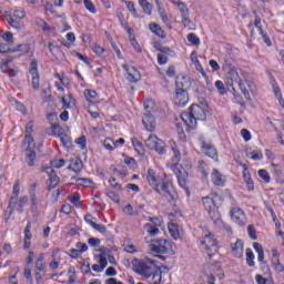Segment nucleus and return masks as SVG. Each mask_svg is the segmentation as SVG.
<instances>
[{
    "label": "nucleus",
    "instance_id": "1",
    "mask_svg": "<svg viewBox=\"0 0 284 284\" xmlns=\"http://www.w3.org/2000/svg\"><path fill=\"white\" fill-rule=\"evenodd\" d=\"M222 70L225 72L226 85L233 88L234 83H236L245 99H250V91H247L245 84L250 88L251 92L256 90V85L250 81V73L243 70H236L230 62H225L222 65Z\"/></svg>",
    "mask_w": 284,
    "mask_h": 284
},
{
    "label": "nucleus",
    "instance_id": "2",
    "mask_svg": "<svg viewBox=\"0 0 284 284\" xmlns=\"http://www.w3.org/2000/svg\"><path fill=\"white\" fill-rule=\"evenodd\" d=\"M146 180L149 182V185L158 192V194H161V196H164L168 199V201H174L176 199V193L172 189V182H170L169 179H161L156 178V172L154 170L149 169L146 173Z\"/></svg>",
    "mask_w": 284,
    "mask_h": 284
},
{
    "label": "nucleus",
    "instance_id": "3",
    "mask_svg": "<svg viewBox=\"0 0 284 284\" xmlns=\"http://www.w3.org/2000/svg\"><path fill=\"white\" fill-rule=\"evenodd\" d=\"M197 104H193L190 106V112H183L181 114V119L183 123L186 125L187 130H196L197 121H205L207 119L206 109Z\"/></svg>",
    "mask_w": 284,
    "mask_h": 284
},
{
    "label": "nucleus",
    "instance_id": "4",
    "mask_svg": "<svg viewBox=\"0 0 284 284\" xmlns=\"http://www.w3.org/2000/svg\"><path fill=\"white\" fill-rule=\"evenodd\" d=\"M133 271L136 272V274H140V276H144L145 278H150L152 276V273L154 272V268L156 267L154 265V262L150 258L144 260H133L132 261Z\"/></svg>",
    "mask_w": 284,
    "mask_h": 284
},
{
    "label": "nucleus",
    "instance_id": "5",
    "mask_svg": "<svg viewBox=\"0 0 284 284\" xmlns=\"http://www.w3.org/2000/svg\"><path fill=\"white\" fill-rule=\"evenodd\" d=\"M201 247L202 250H205L210 258H212L213 254L219 252V242L216 241L214 234H212L210 231L204 232V237L201 241Z\"/></svg>",
    "mask_w": 284,
    "mask_h": 284
},
{
    "label": "nucleus",
    "instance_id": "6",
    "mask_svg": "<svg viewBox=\"0 0 284 284\" xmlns=\"http://www.w3.org/2000/svg\"><path fill=\"white\" fill-rule=\"evenodd\" d=\"M145 148L149 150H154L158 154H165V142L159 139V136L151 134L144 141Z\"/></svg>",
    "mask_w": 284,
    "mask_h": 284
},
{
    "label": "nucleus",
    "instance_id": "7",
    "mask_svg": "<svg viewBox=\"0 0 284 284\" xmlns=\"http://www.w3.org/2000/svg\"><path fill=\"white\" fill-rule=\"evenodd\" d=\"M189 170L190 166H187L186 169H184L183 166H175L174 172L176 174L178 178V183L180 185V187H182V190H184L186 192V195H190V191H187V176H189Z\"/></svg>",
    "mask_w": 284,
    "mask_h": 284
},
{
    "label": "nucleus",
    "instance_id": "8",
    "mask_svg": "<svg viewBox=\"0 0 284 284\" xmlns=\"http://www.w3.org/2000/svg\"><path fill=\"white\" fill-rule=\"evenodd\" d=\"M151 250L152 252H155V254H166V252L172 250V244L166 240H153L151 243Z\"/></svg>",
    "mask_w": 284,
    "mask_h": 284
},
{
    "label": "nucleus",
    "instance_id": "9",
    "mask_svg": "<svg viewBox=\"0 0 284 284\" xmlns=\"http://www.w3.org/2000/svg\"><path fill=\"white\" fill-rule=\"evenodd\" d=\"M230 217L236 225L243 226L247 223V217L245 216V212L241 210V207H233L230 211Z\"/></svg>",
    "mask_w": 284,
    "mask_h": 284
},
{
    "label": "nucleus",
    "instance_id": "10",
    "mask_svg": "<svg viewBox=\"0 0 284 284\" xmlns=\"http://www.w3.org/2000/svg\"><path fill=\"white\" fill-rule=\"evenodd\" d=\"M190 101V98L187 95V91L183 89H176L175 94L173 97V102L179 108H185L187 105V102Z\"/></svg>",
    "mask_w": 284,
    "mask_h": 284
},
{
    "label": "nucleus",
    "instance_id": "11",
    "mask_svg": "<svg viewBox=\"0 0 284 284\" xmlns=\"http://www.w3.org/2000/svg\"><path fill=\"white\" fill-rule=\"evenodd\" d=\"M44 172L49 176L47 181L48 190H54V187L59 185V175H57V172H54V169H52V166L44 168Z\"/></svg>",
    "mask_w": 284,
    "mask_h": 284
},
{
    "label": "nucleus",
    "instance_id": "12",
    "mask_svg": "<svg viewBox=\"0 0 284 284\" xmlns=\"http://www.w3.org/2000/svg\"><path fill=\"white\" fill-rule=\"evenodd\" d=\"M202 204L206 210V212H209V216H211V219L219 216V209L216 207V204L214 203V200H212V197L210 196L203 197Z\"/></svg>",
    "mask_w": 284,
    "mask_h": 284
},
{
    "label": "nucleus",
    "instance_id": "13",
    "mask_svg": "<svg viewBox=\"0 0 284 284\" xmlns=\"http://www.w3.org/2000/svg\"><path fill=\"white\" fill-rule=\"evenodd\" d=\"M125 145V139L120 138L118 140H112L111 138H105L103 141V148L106 149L109 152H114L118 148Z\"/></svg>",
    "mask_w": 284,
    "mask_h": 284
},
{
    "label": "nucleus",
    "instance_id": "14",
    "mask_svg": "<svg viewBox=\"0 0 284 284\" xmlns=\"http://www.w3.org/2000/svg\"><path fill=\"white\" fill-rule=\"evenodd\" d=\"M53 134L58 135L64 148H70L72 141L68 134H63V129L59 124L52 125Z\"/></svg>",
    "mask_w": 284,
    "mask_h": 284
},
{
    "label": "nucleus",
    "instance_id": "15",
    "mask_svg": "<svg viewBox=\"0 0 284 284\" xmlns=\"http://www.w3.org/2000/svg\"><path fill=\"white\" fill-rule=\"evenodd\" d=\"M169 268L166 266H160L153 268V272H151V284H161V281L163 278V274H168Z\"/></svg>",
    "mask_w": 284,
    "mask_h": 284
},
{
    "label": "nucleus",
    "instance_id": "16",
    "mask_svg": "<svg viewBox=\"0 0 284 284\" xmlns=\"http://www.w3.org/2000/svg\"><path fill=\"white\" fill-rule=\"evenodd\" d=\"M123 70L126 73L128 81H130L131 83H136V81H141V73L134 67L123 64Z\"/></svg>",
    "mask_w": 284,
    "mask_h": 284
},
{
    "label": "nucleus",
    "instance_id": "17",
    "mask_svg": "<svg viewBox=\"0 0 284 284\" xmlns=\"http://www.w3.org/2000/svg\"><path fill=\"white\" fill-rule=\"evenodd\" d=\"M29 72L31 74V83H32L33 90H39V71H38L37 60L31 61Z\"/></svg>",
    "mask_w": 284,
    "mask_h": 284
},
{
    "label": "nucleus",
    "instance_id": "18",
    "mask_svg": "<svg viewBox=\"0 0 284 284\" xmlns=\"http://www.w3.org/2000/svg\"><path fill=\"white\" fill-rule=\"evenodd\" d=\"M169 233L172 239H174V241L183 239V229H181V226H179V224L174 221H171L169 223Z\"/></svg>",
    "mask_w": 284,
    "mask_h": 284
},
{
    "label": "nucleus",
    "instance_id": "19",
    "mask_svg": "<svg viewBox=\"0 0 284 284\" xmlns=\"http://www.w3.org/2000/svg\"><path fill=\"white\" fill-rule=\"evenodd\" d=\"M34 124L32 121H29L26 124V138H24V145H29V148H34V138H32V132H34Z\"/></svg>",
    "mask_w": 284,
    "mask_h": 284
},
{
    "label": "nucleus",
    "instance_id": "20",
    "mask_svg": "<svg viewBox=\"0 0 284 284\" xmlns=\"http://www.w3.org/2000/svg\"><path fill=\"white\" fill-rule=\"evenodd\" d=\"M83 94L87 101V108H90V105L97 104V102L99 101V93H97L92 89H85Z\"/></svg>",
    "mask_w": 284,
    "mask_h": 284
},
{
    "label": "nucleus",
    "instance_id": "21",
    "mask_svg": "<svg viewBox=\"0 0 284 284\" xmlns=\"http://www.w3.org/2000/svg\"><path fill=\"white\" fill-rule=\"evenodd\" d=\"M32 224L28 222L24 229V237H23V250H30L32 247Z\"/></svg>",
    "mask_w": 284,
    "mask_h": 284
},
{
    "label": "nucleus",
    "instance_id": "22",
    "mask_svg": "<svg viewBox=\"0 0 284 284\" xmlns=\"http://www.w3.org/2000/svg\"><path fill=\"white\" fill-rule=\"evenodd\" d=\"M142 123L148 132H154V130H156V120H154V116L151 114H144Z\"/></svg>",
    "mask_w": 284,
    "mask_h": 284
},
{
    "label": "nucleus",
    "instance_id": "23",
    "mask_svg": "<svg viewBox=\"0 0 284 284\" xmlns=\"http://www.w3.org/2000/svg\"><path fill=\"white\" fill-rule=\"evenodd\" d=\"M122 27L129 34L131 45L134 48V50H136V52H141V45H139V42H136V38H134V33L132 32V28H130L126 22H122Z\"/></svg>",
    "mask_w": 284,
    "mask_h": 284
},
{
    "label": "nucleus",
    "instance_id": "24",
    "mask_svg": "<svg viewBox=\"0 0 284 284\" xmlns=\"http://www.w3.org/2000/svg\"><path fill=\"white\" fill-rule=\"evenodd\" d=\"M211 180L212 183L219 187H223V185H225V176L216 169L212 171Z\"/></svg>",
    "mask_w": 284,
    "mask_h": 284
},
{
    "label": "nucleus",
    "instance_id": "25",
    "mask_svg": "<svg viewBox=\"0 0 284 284\" xmlns=\"http://www.w3.org/2000/svg\"><path fill=\"white\" fill-rule=\"evenodd\" d=\"M243 169V179L246 183V187L248 192H252L254 190V181L252 180V175L250 174V170H247V166L245 164H241Z\"/></svg>",
    "mask_w": 284,
    "mask_h": 284
},
{
    "label": "nucleus",
    "instance_id": "26",
    "mask_svg": "<svg viewBox=\"0 0 284 284\" xmlns=\"http://www.w3.org/2000/svg\"><path fill=\"white\" fill-rule=\"evenodd\" d=\"M61 103L63 110H72V108L77 105V100L74 97H72V94H65L61 98Z\"/></svg>",
    "mask_w": 284,
    "mask_h": 284
},
{
    "label": "nucleus",
    "instance_id": "27",
    "mask_svg": "<svg viewBox=\"0 0 284 284\" xmlns=\"http://www.w3.org/2000/svg\"><path fill=\"white\" fill-rule=\"evenodd\" d=\"M28 203V197H20L19 200H17V204L16 206L11 207L8 206V210H7V214L9 213V216L10 214H12V212H14V210H17V212H19V214H21V212H23V206Z\"/></svg>",
    "mask_w": 284,
    "mask_h": 284
},
{
    "label": "nucleus",
    "instance_id": "28",
    "mask_svg": "<svg viewBox=\"0 0 284 284\" xmlns=\"http://www.w3.org/2000/svg\"><path fill=\"white\" fill-rule=\"evenodd\" d=\"M169 145L173 152L172 161L174 165H176L179 161H181V152L179 151V146L176 145V142L174 140H170Z\"/></svg>",
    "mask_w": 284,
    "mask_h": 284
},
{
    "label": "nucleus",
    "instance_id": "29",
    "mask_svg": "<svg viewBox=\"0 0 284 284\" xmlns=\"http://www.w3.org/2000/svg\"><path fill=\"white\" fill-rule=\"evenodd\" d=\"M214 225L217 227V230H224L227 232V234H232V226H230L227 223L223 222L222 219H220L219 213L215 216Z\"/></svg>",
    "mask_w": 284,
    "mask_h": 284
},
{
    "label": "nucleus",
    "instance_id": "30",
    "mask_svg": "<svg viewBox=\"0 0 284 284\" xmlns=\"http://www.w3.org/2000/svg\"><path fill=\"white\" fill-rule=\"evenodd\" d=\"M231 252L233 256L241 258V256H243V241L237 240L234 244H232Z\"/></svg>",
    "mask_w": 284,
    "mask_h": 284
},
{
    "label": "nucleus",
    "instance_id": "31",
    "mask_svg": "<svg viewBox=\"0 0 284 284\" xmlns=\"http://www.w3.org/2000/svg\"><path fill=\"white\" fill-rule=\"evenodd\" d=\"M202 150L206 154V156H210V159H214L215 161H217L219 155H217L216 149L214 146L203 143Z\"/></svg>",
    "mask_w": 284,
    "mask_h": 284
},
{
    "label": "nucleus",
    "instance_id": "32",
    "mask_svg": "<svg viewBox=\"0 0 284 284\" xmlns=\"http://www.w3.org/2000/svg\"><path fill=\"white\" fill-rule=\"evenodd\" d=\"M36 23L44 32H49L50 34H54V28L50 27V24H48V22H45V20H43L41 18H37Z\"/></svg>",
    "mask_w": 284,
    "mask_h": 284
},
{
    "label": "nucleus",
    "instance_id": "33",
    "mask_svg": "<svg viewBox=\"0 0 284 284\" xmlns=\"http://www.w3.org/2000/svg\"><path fill=\"white\" fill-rule=\"evenodd\" d=\"M173 6H176L178 10L180 11L181 17H185L190 14V10L185 3L181 2V0H172Z\"/></svg>",
    "mask_w": 284,
    "mask_h": 284
},
{
    "label": "nucleus",
    "instance_id": "34",
    "mask_svg": "<svg viewBox=\"0 0 284 284\" xmlns=\"http://www.w3.org/2000/svg\"><path fill=\"white\" fill-rule=\"evenodd\" d=\"M246 156L248 159H252V161H261L263 159V151L256 149V150H247Z\"/></svg>",
    "mask_w": 284,
    "mask_h": 284
},
{
    "label": "nucleus",
    "instance_id": "35",
    "mask_svg": "<svg viewBox=\"0 0 284 284\" xmlns=\"http://www.w3.org/2000/svg\"><path fill=\"white\" fill-rule=\"evenodd\" d=\"M10 63H12L11 58L3 59L0 63V70L4 73L9 72V74H14V70L10 68Z\"/></svg>",
    "mask_w": 284,
    "mask_h": 284
},
{
    "label": "nucleus",
    "instance_id": "36",
    "mask_svg": "<svg viewBox=\"0 0 284 284\" xmlns=\"http://www.w3.org/2000/svg\"><path fill=\"white\" fill-rule=\"evenodd\" d=\"M28 150H27V156H26V162L28 165L32 166L34 165V159H37V153L34 152V148H30L28 144Z\"/></svg>",
    "mask_w": 284,
    "mask_h": 284
},
{
    "label": "nucleus",
    "instance_id": "37",
    "mask_svg": "<svg viewBox=\"0 0 284 284\" xmlns=\"http://www.w3.org/2000/svg\"><path fill=\"white\" fill-rule=\"evenodd\" d=\"M131 143H132L135 152H138V154H140V155L145 154V149L143 148V143H141V141H139V139L132 138Z\"/></svg>",
    "mask_w": 284,
    "mask_h": 284
},
{
    "label": "nucleus",
    "instance_id": "38",
    "mask_svg": "<svg viewBox=\"0 0 284 284\" xmlns=\"http://www.w3.org/2000/svg\"><path fill=\"white\" fill-rule=\"evenodd\" d=\"M81 168H83V162L81 161V159L71 160L69 170H72V172L79 173L81 172Z\"/></svg>",
    "mask_w": 284,
    "mask_h": 284
},
{
    "label": "nucleus",
    "instance_id": "39",
    "mask_svg": "<svg viewBox=\"0 0 284 284\" xmlns=\"http://www.w3.org/2000/svg\"><path fill=\"white\" fill-rule=\"evenodd\" d=\"M150 30L151 32H153V34H156V37H160L161 39H165V31H163V29L159 24L156 23L150 24Z\"/></svg>",
    "mask_w": 284,
    "mask_h": 284
},
{
    "label": "nucleus",
    "instance_id": "40",
    "mask_svg": "<svg viewBox=\"0 0 284 284\" xmlns=\"http://www.w3.org/2000/svg\"><path fill=\"white\" fill-rule=\"evenodd\" d=\"M75 184L80 185L82 187H93L94 186V182H92V180H90L88 178H78L75 180Z\"/></svg>",
    "mask_w": 284,
    "mask_h": 284
},
{
    "label": "nucleus",
    "instance_id": "41",
    "mask_svg": "<svg viewBox=\"0 0 284 284\" xmlns=\"http://www.w3.org/2000/svg\"><path fill=\"white\" fill-rule=\"evenodd\" d=\"M144 230L150 234V236H159L161 231H159V227L155 226L154 224L146 223L144 225Z\"/></svg>",
    "mask_w": 284,
    "mask_h": 284
},
{
    "label": "nucleus",
    "instance_id": "42",
    "mask_svg": "<svg viewBox=\"0 0 284 284\" xmlns=\"http://www.w3.org/2000/svg\"><path fill=\"white\" fill-rule=\"evenodd\" d=\"M4 18H6L7 23H9V26H11V28H14L16 30H21L23 28V26L21 23H19L18 21H16L14 19H12V16H10L9 13H6Z\"/></svg>",
    "mask_w": 284,
    "mask_h": 284
},
{
    "label": "nucleus",
    "instance_id": "43",
    "mask_svg": "<svg viewBox=\"0 0 284 284\" xmlns=\"http://www.w3.org/2000/svg\"><path fill=\"white\" fill-rule=\"evenodd\" d=\"M19 184H14L13 186V195L11 197V201L9 203V210H11V207H14L17 205V199H19Z\"/></svg>",
    "mask_w": 284,
    "mask_h": 284
},
{
    "label": "nucleus",
    "instance_id": "44",
    "mask_svg": "<svg viewBox=\"0 0 284 284\" xmlns=\"http://www.w3.org/2000/svg\"><path fill=\"white\" fill-rule=\"evenodd\" d=\"M139 4L144 14H152V3L148 2V0H139Z\"/></svg>",
    "mask_w": 284,
    "mask_h": 284
},
{
    "label": "nucleus",
    "instance_id": "45",
    "mask_svg": "<svg viewBox=\"0 0 284 284\" xmlns=\"http://www.w3.org/2000/svg\"><path fill=\"white\" fill-rule=\"evenodd\" d=\"M30 199H31V212H37L39 210V199H37V195L34 194V191L30 192Z\"/></svg>",
    "mask_w": 284,
    "mask_h": 284
},
{
    "label": "nucleus",
    "instance_id": "46",
    "mask_svg": "<svg viewBox=\"0 0 284 284\" xmlns=\"http://www.w3.org/2000/svg\"><path fill=\"white\" fill-rule=\"evenodd\" d=\"M265 207L270 212V214L273 219V222L275 223L276 230H281V222L278 221V219H276V213H274V210L272 209V206H270V204L265 203Z\"/></svg>",
    "mask_w": 284,
    "mask_h": 284
},
{
    "label": "nucleus",
    "instance_id": "47",
    "mask_svg": "<svg viewBox=\"0 0 284 284\" xmlns=\"http://www.w3.org/2000/svg\"><path fill=\"white\" fill-rule=\"evenodd\" d=\"M75 247L77 248L71 250V254H73V256H78L79 252H88V244L85 243H78Z\"/></svg>",
    "mask_w": 284,
    "mask_h": 284
},
{
    "label": "nucleus",
    "instance_id": "48",
    "mask_svg": "<svg viewBox=\"0 0 284 284\" xmlns=\"http://www.w3.org/2000/svg\"><path fill=\"white\" fill-rule=\"evenodd\" d=\"M43 261H45V255L43 253H40L36 262V268L38 270V272H43V267L45 265Z\"/></svg>",
    "mask_w": 284,
    "mask_h": 284
},
{
    "label": "nucleus",
    "instance_id": "49",
    "mask_svg": "<svg viewBox=\"0 0 284 284\" xmlns=\"http://www.w3.org/2000/svg\"><path fill=\"white\" fill-rule=\"evenodd\" d=\"M156 6H158V12L162 19V21L164 23H168V21H170V19L168 18V13H165V10H163V8H161V2L159 0H154Z\"/></svg>",
    "mask_w": 284,
    "mask_h": 284
},
{
    "label": "nucleus",
    "instance_id": "50",
    "mask_svg": "<svg viewBox=\"0 0 284 284\" xmlns=\"http://www.w3.org/2000/svg\"><path fill=\"white\" fill-rule=\"evenodd\" d=\"M271 171L277 179H281V176H283V170L281 169V165L276 163H271Z\"/></svg>",
    "mask_w": 284,
    "mask_h": 284
},
{
    "label": "nucleus",
    "instance_id": "51",
    "mask_svg": "<svg viewBox=\"0 0 284 284\" xmlns=\"http://www.w3.org/2000/svg\"><path fill=\"white\" fill-rule=\"evenodd\" d=\"M1 39H3L7 43V45H12L14 43V36L10 31H6L2 36Z\"/></svg>",
    "mask_w": 284,
    "mask_h": 284
},
{
    "label": "nucleus",
    "instance_id": "52",
    "mask_svg": "<svg viewBox=\"0 0 284 284\" xmlns=\"http://www.w3.org/2000/svg\"><path fill=\"white\" fill-rule=\"evenodd\" d=\"M124 251H126L129 254H135L136 246L132 244L130 241H124L123 243Z\"/></svg>",
    "mask_w": 284,
    "mask_h": 284
},
{
    "label": "nucleus",
    "instance_id": "53",
    "mask_svg": "<svg viewBox=\"0 0 284 284\" xmlns=\"http://www.w3.org/2000/svg\"><path fill=\"white\" fill-rule=\"evenodd\" d=\"M246 263L248 267H254V252H252V248H246Z\"/></svg>",
    "mask_w": 284,
    "mask_h": 284
},
{
    "label": "nucleus",
    "instance_id": "54",
    "mask_svg": "<svg viewBox=\"0 0 284 284\" xmlns=\"http://www.w3.org/2000/svg\"><path fill=\"white\" fill-rule=\"evenodd\" d=\"M215 88L219 91V94H221L222 97L227 94V90H225V84L223 83V81H215Z\"/></svg>",
    "mask_w": 284,
    "mask_h": 284
},
{
    "label": "nucleus",
    "instance_id": "55",
    "mask_svg": "<svg viewBox=\"0 0 284 284\" xmlns=\"http://www.w3.org/2000/svg\"><path fill=\"white\" fill-rule=\"evenodd\" d=\"M124 214H129V216H136V214H139V210H134L133 206H131V204H126L123 209Z\"/></svg>",
    "mask_w": 284,
    "mask_h": 284
},
{
    "label": "nucleus",
    "instance_id": "56",
    "mask_svg": "<svg viewBox=\"0 0 284 284\" xmlns=\"http://www.w3.org/2000/svg\"><path fill=\"white\" fill-rule=\"evenodd\" d=\"M129 12H131L132 17H139V13L136 12V8L134 6V2L132 1H124Z\"/></svg>",
    "mask_w": 284,
    "mask_h": 284
},
{
    "label": "nucleus",
    "instance_id": "57",
    "mask_svg": "<svg viewBox=\"0 0 284 284\" xmlns=\"http://www.w3.org/2000/svg\"><path fill=\"white\" fill-rule=\"evenodd\" d=\"M187 42L192 43L193 45H201V39H199V37H196L194 33L187 34Z\"/></svg>",
    "mask_w": 284,
    "mask_h": 284
},
{
    "label": "nucleus",
    "instance_id": "58",
    "mask_svg": "<svg viewBox=\"0 0 284 284\" xmlns=\"http://www.w3.org/2000/svg\"><path fill=\"white\" fill-rule=\"evenodd\" d=\"M257 174H258V176H260V179H263V181L265 182V183H270V181H272V178L270 176V173H267V171H265V170H260L258 172H257Z\"/></svg>",
    "mask_w": 284,
    "mask_h": 284
},
{
    "label": "nucleus",
    "instance_id": "59",
    "mask_svg": "<svg viewBox=\"0 0 284 284\" xmlns=\"http://www.w3.org/2000/svg\"><path fill=\"white\" fill-rule=\"evenodd\" d=\"M281 258V253H278V250L276 248H272L271 250V261L272 263H278V261Z\"/></svg>",
    "mask_w": 284,
    "mask_h": 284
},
{
    "label": "nucleus",
    "instance_id": "60",
    "mask_svg": "<svg viewBox=\"0 0 284 284\" xmlns=\"http://www.w3.org/2000/svg\"><path fill=\"white\" fill-rule=\"evenodd\" d=\"M84 7L91 12V14H97V7L91 0H84Z\"/></svg>",
    "mask_w": 284,
    "mask_h": 284
},
{
    "label": "nucleus",
    "instance_id": "61",
    "mask_svg": "<svg viewBox=\"0 0 284 284\" xmlns=\"http://www.w3.org/2000/svg\"><path fill=\"white\" fill-rule=\"evenodd\" d=\"M98 263L100 266H102L105 270V267H108V254L105 253L100 254Z\"/></svg>",
    "mask_w": 284,
    "mask_h": 284
},
{
    "label": "nucleus",
    "instance_id": "62",
    "mask_svg": "<svg viewBox=\"0 0 284 284\" xmlns=\"http://www.w3.org/2000/svg\"><path fill=\"white\" fill-rule=\"evenodd\" d=\"M240 134L244 139V141H246V142L252 141V133H250V130L242 129Z\"/></svg>",
    "mask_w": 284,
    "mask_h": 284
},
{
    "label": "nucleus",
    "instance_id": "63",
    "mask_svg": "<svg viewBox=\"0 0 284 284\" xmlns=\"http://www.w3.org/2000/svg\"><path fill=\"white\" fill-rule=\"evenodd\" d=\"M30 47L28 44H19L16 49H12L11 52H29Z\"/></svg>",
    "mask_w": 284,
    "mask_h": 284
},
{
    "label": "nucleus",
    "instance_id": "64",
    "mask_svg": "<svg viewBox=\"0 0 284 284\" xmlns=\"http://www.w3.org/2000/svg\"><path fill=\"white\" fill-rule=\"evenodd\" d=\"M65 165V160L60 159V160H52L51 161V168H63Z\"/></svg>",
    "mask_w": 284,
    "mask_h": 284
}]
</instances>
